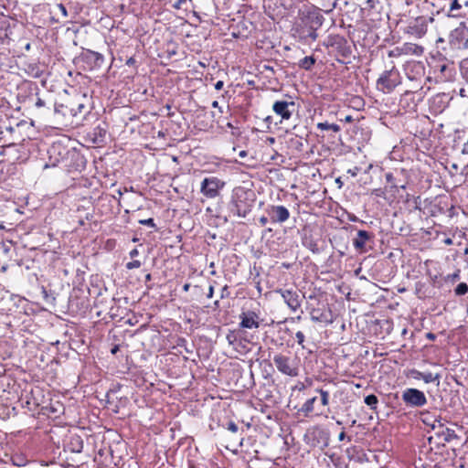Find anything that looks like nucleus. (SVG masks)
I'll return each instance as SVG.
<instances>
[{"mask_svg": "<svg viewBox=\"0 0 468 468\" xmlns=\"http://www.w3.org/2000/svg\"><path fill=\"white\" fill-rule=\"evenodd\" d=\"M228 293V286L225 285L222 289V292H221V298H224L225 297V293Z\"/></svg>", "mask_w": 468, "mask_h": 468, "instance_id": "61", "label": "nucleus"}, {"mask_svg": "<svg viewBox=\"0 0 468 468\" xmlns=\"http://www.w3.org/2000/svg\"><path fill=\"white\" fill-rule=\"evenodd\" d=\"M364 402L373 410H376L378 404V399L376 395L370 394L365 397Z\"/></svg>", "mask_w": 468, "mask_h": 468, "instance_id": "28", "label": "nucleus"}, {"mask_svg": "<svg viewBox=\"0 0 468 468\" xmlns=\"http://www.w3.org/2000/svg\"><path fill=\"white\" fill-rule=\"evenodd\" d=\"M189 288H190V283H186L183 286V291L184 292H188Z\"/></svg>", "mask_w": 468, "mask_h": 468, "instance_id": "62", "label": "nucleus"}, {"mask_svg": "<svg viewBox=\"0 0 468 468\" xmlns=\"http://www.w3.org/2000/svg\"><path fill=\"white\" fill-rule=\"evenodd\" d=\"M401 75L399 69L393 65L391 69L384 70L376 81V88L385 94L391 93L401 84Z\"/></svg>", "mask_w": 468, "mask_h": 468, "instance_id": "5", "label": "nucleus"}, {"mask_svg": "<svg viewBox=\"0 0 468 468\" xmlns=\"http://www.w3.org/2000/svg\"><path fill=\"white\" fill-rule=\"evenodd\" d=\"M275 138L274 137H267L265 142L268 143L270 145L273 144L275 143Z\"/></svg>", "mask_w": 468, "mask_h": 468, "instance_id": "55", "label": "nucleus"}, {"mask_svg": "<svg viewBox=\"0 0 468 468\" xmlns=\"http://www.w3.org/2000/svg\"><path fill=\"white\" fill-rule=\"evenodd\" d=\"M401 45L394 48L393 49L389 50L388 55L389 58H399L403 55V51L401 50Z\"/></svg>", "mask_w": 468, "mask_h": 468, "instance_id": "36", "label": "nucleus"}, {"mask_svg": "<svg viewBox=\"0 0 468 468\" xmlns=\"http://www.w3.org/2000/svg\"><path fill=\"white\" fill-rule=\"evenodd\" d=\"M441 375L439 373H432V372H423L421 380L424 381V383L429 384L432 382H436L437 385L440 384Z\"/></svg>", "mask_w": 468, "mask_h": 468, "instance_id": "26", "label": "nucleus"}, {"mask_svg": "<svg viewBox=\"0 0 468 468\" xmlns=\"http://www.w3.org/2000/svg\"><path fill=\"white\" fill-rule=\"evenodd\" d=\"M305 142L306 141L302 136L292 134L287 142L288 148L295 154H301L304 151Z\"/></svg>", "mask_w": 468, "mask_h": 468, "instance_id": "20", "label": "nucleus"}, {"mask_svg": "<svg viewBox=\"0 0 468 468\" xmlns=\"http://www.w3.org/2000/svg\"><path fill=\"white\" fill-rule=\"evenodd\" d=\"M273 364L282 375L295 378L300 376L301 359L300 357L283 353H277L272 358Z\"/></svg>", "mask_w": 468, "mask_h": 468, "instance_id": "2", "label": "nucleus"}, {"mask_svg": "<svg viewBox=\"0 0 468 468\" xmlns=\"http://www.w3.org/2000/svg\"><path fill=\"white\" fill-rule=\"evenodd\" d=\"M450 46L454 49H468V27L464 22H461L449 36Z\"/></svg>", "mask_w": 468, "mask_h": 468, "instance_id": "7", "label": "nucleus"}, {"mask_svg": "<svg viewBox=\"0 0 468 468\" xmlns=\"http://www.w3.org/2000/svg\"><path fill=\"white\" fill-rule=\"evenodd\" d=\"M372 195H374L377 197H382L388 202V194L385 190V186L383 187L373 189Z\"/></svg>", "mask_w": 468, "mask_h": 468, "instance_id": "33", "label": "nucleus"}, {"mask_svg": "<svg viewBox=\"0 0 468 468\" xmlns=\"http://www.w3.org/2000/svg\"><path fill=\"white\" fill-rule=\"evenodd\" d=\"M271 153H270V160L271 161H275L277 159V157L280 156V154L274 149H271Z\"/></svg>", "mask_w": 468, "mask_h": 468, "instance_id": "45", "label": "nucleus"}, {"mask_svg": "<svg viewBox=\"0 0 468 468\" xmlns=\"http://www.w3.org/2000/svg\"><path fill=\"white\" fill-rule=\"evenodd\" d=\"M353 121H354V119L351 115H346L344 119V122H352Z\"/></svg>", "mask_w": 468, "mask_h": 468, "instance_id": "58", "label": "nucleus"}, {"mask_svg": "<svg viewBox=\"0 0 468 468\" xmlns=\"http://www.w3.org/2000/svg\"><path fill=\"white\" fill-rule=\"evenodd\" d=\"M326 48H331L335 51L337 55L344 58H348L352 51L347 40L340 35H329L324 42Z\"/></svg>", "mask_w": 468, "mask_h": 468, "instance_id": "8", "label": "nucleus"}, {"mask_svg": "<svg viewBox=\"0 0 468 468\" xmlns=\"http://www.w3.org/2000/svg\"><path fill=\"white\" fill-rule=\"evenodd\" d=\"M460 69L463 77L468 81V58L461 62Z\"/></svg>", "mask_w": 468, "mask_h": 468, "instance_id": "34", "label": "nucleus"}, {"mask_svg": "<svg viewBox=\"0 0 468 468\" xmlns=\"http://www.w3.org/2000/svg\"><path fill=\"white\" fill-rule=\"evenodd\" d=\"M57 7L61 12V14L64 17H66L68 16L67 8L63 4L57 5Z\"/></svg>", "mask_w": 468, "mask_h": 468, "instance_id": "44", "label": "nucleus"}, {"mask_svg": "<svg viewBox=\"0 0 468 468\" xmlns=\"http://www.w3.org/2000/svg\"><path fill=\"white\" fill-rule=\"evenodd\" d=\"M301 319H302V316H301V315H298V316H296V317H292L290 320H291L292 322H294V321L299 322V321H301Z\"/></svg>", "mask_w": 468, "mask_h": 468, "instance_id": "63", "label": "nucleus"}, {"mask_svg": "<svg viewBox=\"0 0 468 468\" xmlns=\"http://www.w3.org/2000/svg\"><path fill=\"white\" fill-rule=\"evenodd\" d=\"M224 87V82L222 80H218L215 84V89L217 90H220Z\"/></svg>", "mask_w": 468, "mask_h": 468, "instance_id": "49", "label": "nucleus"}, {"mask_svg": "<svg viewBox=\"0 0 468 468\" xmlns=\"http://www.w3.org/2000/svg\"><path fill=\"white\" fill-rule=\"evenodd\" d=\"M129 255L132 259H134L139 255V250L136 248H134L130 251Z\"/></svg>", "mask_w": 468, "mask_h": 468, "instance_id": "47", "label": "nucleus"}, {"mask_svg": "<svg viewBox=\"0 0 468 468\" xmlns=\"http://www.w3.org/2000/svg\"><path fill=\"white\" fill-rule=\"evenodd\" d=\"M118 350H119V346H118V345H116V346H114L112 348L111 352H112V354L115 355V354L118 352Z\"/></svg>", "mask_w": 468, "mask_h": 468, "instance_id": "60", "label": "nucleus"}, {"mask_svg": "<svg viewBox=\"0 0 468 468\" xmlns=\"http://www.w3.org/2000/svg\"><path fill=\"white\" fill-rule=\"evenodd\" d=\"M346 435L345 431H342L339 433V435H338V440H339V441H344V440H345V438H346Z\"/></svg>", "mask_w": 468, "mask_h": 468, "instance_id": "56", "label": "nucleus"}, {"mask_svg": "<svg viewBox=\"0 0 468 468\" xmlns=\"http://www.w3.org/2000/svg\"><path fill=\"white\" fill-rule=\"evenodd\" d=\"M142 266V262L138 260H133L126 263L125 267L127 270L138 269Z\"/></svg>", "mask_w": 468, "mask_h": 468, "instance_id": "38", "label": "nucleus"}, {"mask_svg": "<svg viewBox=\"0 0 468 468\" xmlns=\"http://www.w3.org/2000/svg\"><path fill=\"white\" fill-rule=\"evenodd\" d=\"M69 108L72 116L87 115L90 112L88 97L85 94L76 96L69 101Z\"/></svg>", "mask_w": 468, "mask_h": 468, "instance_id": "14", "label": "nucleus"}, {"mask_svg": "<svg viewBox=\"0 0 468 468\" xmlns=\"http://www.w3.org/2000/svg\"><path fill=\"white\" fill-rule=\"evenodd\" d=\"M213 294H214V286L213 285H209L208 287V292L207 293V297L208 299L212 298L213 297Z\"/></svg>", "mask_w": 468, "mask_h": 468, "instance_id": "48", "label": "nucleus"}, {"mask_svg": "<svg viewBox=\"0 0 468 468\" xmlns=\"http://www.w3.org/2000/svg\"><path fill=\"white\" fill-rule=\"evenodd\" d=\"M316 392H318L320 394L321 404L324 407H327L329 405V403H330L329 402V399H330L329 392L327 390L323 389V388H317Z\"/></svg>", "mask_w": 468, "mask_h": 468, "instance_id": "29", "label": "nucleus"}, {"mask_svg": "<svg viewBox=\"0 0 468 468\" xmlns=\"http://www.w3.org/2000/svg\"><path fill=\"white\" fill-rule=\"evenodd\" d=\"M83 60L90 70L100 69L104 64V57L102 54L88 49L83 55Z\"/></svg>", "mask_w": 468, "mask_h": 468, "instance_id": "17", "label": "nucleus"}, {"mask_svg": "<svg viewBox=\"0 0 468 468\" xmlns=\"http://www.w3.org/2000/svg\"><path fill=\"white\" fill-rule=\"evenodd\" d=\"M305 440L312 447L323 448L328 445L329 433L321 426H314L307 431Z\"/></svg>", "mask_w": 468, "mask_h": 468, "instance_id": "9", "label": "nucleus"}, {"mask_svg": "<svg viewBox=\"0 0 468 468\" xmlns=\"http://www.w3.org/2000/svg\"><path fill=\"white\" fill-rule=\"evenodd\" d=\"M462 153L463 154H468V140L463 144Z\"/></svg>", "mask_w": 468, "mask_h": 468, "instance_id": "51", "label": "nucleus"}, {"mask_svg": "<svg viewBox=\"0 0 468 468\" xmlns=\"http://www.w3.org/2000/svg\"><path fill=\"white\" fill-rule=\"evenodd\" d=\"M138 222L141 225H145V226H148V227L153 228V229L156 228V225H155V223L154 221V218H147V219H140Z\"/></svg>", "mask_w": 468, "mask_h": 468, "instance_id": "39", "label": "nucleus"}, {"mask_svg": "<svg viewBox=\"0 0 468 468\" xmlns=\"http://www.w3.org/2000/svg\"><path fill=\"white\" fill-rule=\"evenodd\" d=\"M259 222L261 226H265L268 223V218L264 216L261 217Z\"/></svg>", "mask_w": 468, "mask_h": 468, "instance_id": "50", "label": "nucleus"}, {"mask_svg": "<svg viewBox=\"0 0 468 468\" xmlns=\"http://www.w3.org/2000/svg\"><path fill=\"white\" fill-rule=\"evenodd\" d=\"M239 325L240 328L258 329L260 327V316L254 311L242 312L239 314Z\"/></svg>", "mask_w": 468, "mask_h": 468, "instance_id": "16", "label": "nucleus"}, {"mask_svg": "<svg viewBox=\"0 0 468 468\" xmlns=\"http://www.w3.org/2000/svg\"><path fill=\"white\" fill-rule=\"evenodd\" d=\"M228 430L230 431L231 432L235 433V432L238 431L239 427H238V425L235 422L229 421L228 423Z\"/></svg>", "mask_w": 468, "mask_h": 468, "instance_id": "42", "label": "nucleus"}, {"mask_svg": "<svg viewBox=\"0 0 468 468\" xmlns=\"http://www.w3.org/2000/svg\"><path fill=\"white\" fill-rule=\"evenodd\" d=\"M254 192L244 186H237L232 192V204L239 217L245 218L251 210L254 202Z\"/></svg>", "mask_w": 468, "mask_h": 468, "instance_id": "3", "label": "nucleus"}, {"mask_svg": "<svg viewBox=\"0 0 468 468\" xmlns=\"http://www.w3.org/2000/svg\"><path fill=\"white\" fill-rule=\"evenodd\" d=\"M461 270L456 269L453 273L446 275L443 280L446 283L453 284L460 279Z\"/></svg>", "mask_w": 468, "mask_h": 468, "instance_id": "30", "label": "nucleus"}, {"mask_svg": "<svg viewBox=\"0 0 468 468\" xmlns=\"http://www.w3.org/2000/svg\"><path fill=\"white\" fill-rule=\"evenodd\" d=\"M136 63H137V61H136V59L134 58V57H131V58H129L126 60V62H125V64H126L127 66H129V67H134V68H136Z\"/></svg>", "mask_w": 468, "mask_h": 468, "instance_id": "43", "label": "nucleus"}, {"mask_svg": "<svg viewBox=\"0 0 468 468\" xmlns=\"http://www.w3.org/2000/svg\"><path fill=\"white\" fill-rule=\"evenodd\" d=\"M36 106L37 108L43 107L45 106V101L42 99L38 98L36 101Z\"/></svg>", "mask_w": 468, "mask_h": 468, "instance_id": "52", "label": "nucleus"}, {"mask_svg": "<svg viewBox=\"0 0 468 468\" xmlns=\"http://www.w3.org/2000/svg\"><path fill=\"white\" fill-rule=\"evenodd\" d=\"M422 375L423 372L415 368L409 369L408 372L406 373V376L408 378H413L415 380H421Z\"/></svg>", "mask_w": 468, "mask_h": 468, "instance_id": "31", "label": "nucleus"}, {"mask_svg": "<svg viewBox=\"0 0 468 468\" xmlns=\"http://www.w3.org/2000/svg\"><path fill=\"white\" fill-rule=\"evenodd\" d=\"M186 2V0H176V2L173 4V7L175 9H182Z\"/></svg>", "mask_w": 468, "mask_h": 468, "instance_id": "41", "label": "nucleus"}, {"mask_svg": "<svg viewBox=\"0 0 468 468\" xmlns=\"http://www.w3.org/2000/svg\"><path fill=\"white\" fill-rule=\"evenodd\" d=\"M316 59L314 56H306L299 60V67L305 70H310L314 66Z\"/></svg>", "mask_w": 468, "mask_h": 468, "instance_id": "25", "label": "nucleus"}, {"mask_svg": "<svg viewBox=\"0 0 468 468\" xmlns=\"http://www.w3.org/2000/svg\"><path fill=\"white\" fill-rule=\"evenodd\" d=\"M233 338H235L234 335L233 334H230V335H227V339L229 341V344H232L233 343Z\"/></svg>", "mask_w": 468, "mask_h": 468, "instance_id": "59", "label": "nucleus"}, {"mask_svg": "<svg viewBox=\"0 0 468 468\" xmlns=\"http://www.w3.org/2000/svg\"><path fill=\"white\" fill-rule=\"evenodd\" d=\"M371 238H373V235L370 234L367 230H358L356 237L353 239V246L354 248L358 250L359 252L365 251V247L367 241H368Z\"/></svg>", "mask_w": 468, "mask_h": 468, "instance_id": "19", "label": "nucleus"}, {"mask_svg": "<svg viewBox=\"0 0 468 468\" xmlns=\"http://www.w3.org/2000/svg\"><path fill=\"white\" fill-rule=\"evenodd\" d=\"M444 243H445L446 245H452V239L448 238V239H446L444 240Z\"/></svg>", "mask_w": 468, "mask_h": 468, "instance_id": "64", "label": "nucleus"}, {"mask_svg": "<svg viewBox=\"0 0 468 468\" xmlns=\"http://www.w3.org/2000/svg\"><path fill=\"white\" fill-rule=\"evenodd\" d=\"M311 317H312V320L314 321H321V318L317 315H315V310H313L311 312Z\"/></svg>", "mask_w": 468, "mask_h": 468, "instance_id": "54", "label": "nucleus"}, {"mask_svg": "<svg viewBox=\"0 0 468 468\" xmlns=\"http://www.w3.org/2000/svg\"><path fill=\"white\" fill-rule=\"evenodd\" d=\"M323 20V16L316 10L300 11L291 29L292 36L304 43L309 38L315 41L318 37L317 30L322 26Z\"/></svg>", "mask_w": 468, "mask_h": 468, "instance_id": "1", "label": "nucleus"}, {"mask_svg": "<svg viewBox=\"0 0 468 468\" xmlns=\"http://www.w3.org/2000/svg\"><path fill=\"white\" fill-rule=\"evenodd\" d=\"M402 171L395 170L385 174V190L388 194V203L391 205L398 200L400 189H406L407 182L401 179Z\"/></svg>", "mask_w": 468, "mask_h": 468, "instance_id": "4", "label": "nucleus"}, {"mask_svg": "<svg viewBox=\"0 0 468 468\" xmlns=\"http://www.w3.org/2000/svg\"><path fill=\"white\" fill-rule=\"evenodd\" d=\"M463 7L468 8V0H452L448 16L454 18L464 17L466 13L462 12Z\"/></svg>", "mask_w": 468, "mask_h": 468, "instance_id": "18", "label": "nucleus"}, {"mask_svg": "<svg viewBox=\"0 0 468 468\" xmlns=\"http://www.w3.org/2000/svg\"><path fill=\"white\" fill-rule=\"evenodd\" d=\"M266 212L272 223H283L290 218V211L282 205L269 206Z\"/></svg>", "mask_w": 468, "mask_h": 468, "instance_id": "15", "label": "nucleus"}, {"mask_svg": "<svg viewBox=\"0 0 468 468\" xmlns=\"http://www.w3.org/2000/svg\"><path fill=\"white\" fill-rule=\"evenodd\" d=\"M306 388L305 382L298 381L292 388V390L303 391Z\"/></svg>", "mask_w": 468, "mask_h": 468, "instance_id": "40", "label": "nucleus"}, {"mask_svg": "<svg viewBox=\"0 0 468 468\" xmlns=\"http://www.w3.org/2000/svg\"><path fill=\"white\" fill-rule=\"evenodd\" d=\"M432 22L433 18L429 19L424 16H418L410 21L404 30V33L414 37L422 38L428 31V22Z\"/></svg>", "mask_w": 468, "mask_h": 468, "instance_id": "11", "label": "nucleus"}, {"mask_svg": "<svg viewBox=\"0 0 468 468\" xmlns=\"http://www.w3.org/2000/svg\"><path fill=\"white\" fill-rule=\"evenodd\" d=\"M226 182L217 176L205 177L200 183V193L207 199H215L220 196Z\"/></svg>", "mask_w": 468, "mask_h": 468, "instance_id": "6", "label": "nucleus"}, {"mask_svg": "<svg viewBox=\"0 0 468 468\" xmlns=\"http://www.w3.org/2000/svg\"><path fill=\"white\" fill-rule=\"evenodd\" d=\"M316 397H313L308 399L302 407L298 410V412L303 414L304 417H310L314 410V402L316 401Z\"/></svg>", "mask_w": 468, "mask_h": 468, "instance_id": "24", "label": "nucleus"}, {"mask_svg": "<svg viewBox=\"0 0 468 468\" xmlns=\"http://www.w3.org/2000/svg\"><path fill=\"white\" fill-rule=\"evenodd\" d=\"M413 96V92L405 91L400 97L399 105L406 111L415 110L417 103L414 101Z\"/></svg>", "mask_w": 468, "mask_h": 468, "instance_id": "23", "label": "nucleus"}, {"mask_svg": "<svg viewBox=\"0 0 468 468\" xmlns=\"http://www.w3.org/2000/svg\"><path fill=\"white\" fill-rule=\"evenodd\" d=\"M367 7H369L370 9L374 8L375 5H376V1L375 0H367Z\"/></svg>", "mask_w": 468, "mask_h": 468, "instance_id": "53", "label": "nucleus"}, {"mask_svg": "<svg viewBox=\"0 0 468 468\" xmlns=\"http://www.w3.org/2000/svg\"><path fill=\"white\" fill-rule=\"evenodd\" d=\"M28 74L33 78H39L42 75V70L37 65L29 66Z\"/></svg>", "mask_w": 468, "mask_h": 468, "instance_id": "35", "label": "nucleus"}, {"mask_svg": "<svg viewBox=\"0 0 468 468\" xmlns=\"http://www.w3.org/2000/svg\"><path fill=\"white\" fill-rule=\"evenodd\" d=\"M401 399L404 404L410 408H421L428 402L424 392L414 388H408L403 390Z\"/></svg>", "mask_w": 468, "mask_h": 468, "instance_id": "10", "label": "nucleus"}, {"mask_svg": "<svg viewBox=\"0 0 468 468\" xmlns=\"http://www.w3.org/2000/svg\"><path fill=\"white\" fill-rule=\"evenodd\" d=\"M295 109V102L292 97L286 96L285 99L277 100L272 104V111L281 117V122L290 120Z\"/></svg>", "mask_w": 468, "mask_h": 468, "instance_id": "12", "label": "nucleus"}, {"mask_svg": "<svg viewBox=\"0 0 468 468\" xmlns=\"http://www.w3.org/2000/svg\"><path fill=\"white\" fill-rule=\"evenodd\" d=\"M425 337L430 340V341H434L436 339V335L431 333V332H429V333H426L425 335Z\"/></svg>", "mask_w": 468, "mask_h": 468, "instance_id": "46", "label": "nucleus"}, {"mask_svg": "<svg viewBox=\"0 0 468 468\" xmlns=\"http://www.w3.org/2000/svg\"><path fill=\"white\" fill-rule=\"evenodd\" d=\"M454 292L458 296L464 295L468 292V285L465 282H461L457 285V287L454 290Z\"/></svg>", "mask_w": 468, "mask_h": 468, "instance_id": "32", "label": "nucleus"}, {"mask_svg": "<svg viewBox=\"0 0 468 468\" xmlns=\"http://www.w3.org/2000/svg\"><path fill=\"white\" fill-rule=\"evenodd\" d=\"M276 293H279L284 300L287 306L292 312H296L302 305V298L299 292L295 289H278Z\"/></svg>", "mask_w": 468, "mask_h": 468, "instance_id": "13", "label": "nucleus"}, {"mask_svg": "<svg viewBox=\"0 0 468 468\" xmlns=\"http://www.w3.org/2000/svg\"><path fill=\"white\" fill-rule=\"evenodd\" d=\"M403 55H413L417 57H420L424 53V48L421 45L411 43V42H405L401 45Z\"/></svg>", "mask_w": 468, "mask_h": 468, "instance_id": "21", "label": "nucleus"}, {"mask_svg": "<svg viewBox=\"0 0 468 468\" xmlns=\"http://www.w3.org/2000/svg\"><path fill=\"white\" fill-rule=\"evenodd\" d=\"M295 338H296V340H297L298 345H299L303 349H304V348H305V346H304V340H305L304 334H303L302 331H298V332H296V334H295Z\"/></svg>", "mask_w": 468, "mask_h": 468, "instance_id": "37", "label": "nucleus"}, {"mask_svg": "<svg viewBox=\"0 0 468 468\" xmlns=\"http://www.w3.org/2000/svg\"><path fill=\"white\" fill-rule=\"evenodd\" d=\"M15 129L12 127H5V129H0V144L2 147H8L16 144V142L12 138Z\"/></svg>", "mask_w": 468, "mask_h": 468, "instance_id": "22", "label": "nucleus"}, {"mask_svg": "<svg viewBox=\"0 0 468 468\" xmlns=\"http://www.w3.org/2000/svg\"><path fill=\"white\" fill-rule=\"evenodd\" d=\"M316 127L320 131L331 130L334 133H338L341 130V128H340V126L338 124H336V123H329L327 122H318L316 124Z\"/></svg>", "mask_w": 468, "mask_h": 468, "instance_id": "27", "label": "nucleus"}, {"mask_svg": "<svg viewBox=\"0 0 468 468\" xmlns=\"http://www.w3.org/2000/svg\"><path fill=\"white\" fill-rule=\"evenodd\" d=\"M247 155H248V152H247V151H245V150H242V151H240V152L239 153V156L240 158H245Z\"/></svg>", "mask_w": 468, "mask_h": 468, "instance_id": "57", "label": "nucleus"}]
</instances>
